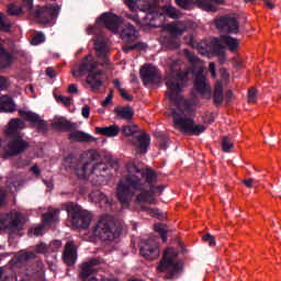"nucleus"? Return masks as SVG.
Instances as JSON below:
<instances>
[{
	"instance_id": "nucleus-1",
	"label": "nucleus",
	"mask_w": 281,
	"mask_h": 281,
	"mask_svg": "<svg viewBox=\"0 0 281 281\" xmlns=\"http://www.w3.org/2000/svg\"><path fill=\"white\" fill-rule=\"evenodd\" d=\"M127 175L122 178L116 188V196L123 207H128L133 199V190L140 192L136 196L137 203L157 204L155 194H161L164 187L155 186L157 183V171L153 168L142 169L134 161L127 162Z\"/></svg>"
},
{
	"instance_id": "nucleus-2",
	"label": "nucleus",
	"mask_w": 281,
	"mask_h": 281,
	"mask_svg": "<svg viewBox=\"0 0 281 281\" xmlns=\"http://www.w3.org/2000/svg\"><path fill=\"white\" fill-rule=\"evenodd\" d=\"M166 87L168 89L166 92L167 98L177 108L171 110L175 128H178L184 135L199 136L201 133H205V125L196 124L194 120L186 117V111H190V101L181 95V82L169 79L166 82Z\"/></svg>"
},
{
	"instance_id": "nucleus-3",
	"label": "nucleus",
	"mask_w": 281,
	"mask_h": 281,
	"mask_svg": "<svg viewBox=\"0 0 281 281\" xmlns=\"http://www.w3.org/2000/svg\"><path fill=\"white\" fill-rule=\"evenodd\" d=\"M23 128H25V122L21 119H12L9 122L8 128L4 131L8 139L4 150L9 157H16L30 148V142L23 139V133H21Z\"/></svg>"
},
{
	"instance_id": "nucleus-4",
	"label": "nucleus",
	"mask_w": 281,
	"mask_h": 281,
	"mask_svg": "<svg viewBox=\"0 0 281 281\" xmlns=\"http://www.w3.org/2000/svg\"><path fill=\"white\" fill-rule=\"evenodd\" d=\"M98 68V60L93 55H87L80 63L77 70H72L74 78H82L87 76L86 82L91 87L92 91H100V87L104 85L102 81V70H95Z\"/></svg>"
},
{
	"instance_id": "nucleus-5",
	"label": "nucleus",
	"mask_w": 281,
	"mask_h": 281,
	"mask_svg": "<svg viewBox=\"0 0 281 281\" xmlns=\"http://www.w3.org/2000/svg\"><path fill=\"white\" fill-rule=\"evenodd\" d=\"M177 258H179V251L175 248H167L157 266L158 273H166L167 280H172L177 273H181L183 266Z\"/></svg>"
},
{
	"instance_id": "nucleus-6",
	"label": "nucleus",
	"mask_w": 281,
	"mask_h": 281,
	"mask_svg": "<svg viewBox=\"0 0 281 281\" xmlns=\"http://www.w3.org/2000/svg\"><path fill=\"white\" fill-rule=\"evenodd\" d=\"M52 128H55V131L70 132L68 134V139H70V142H78L79 144H91L92 142H98V138L91 136V134H87L82 131H76L78 125L64 117L53 122Z\"/></svg>"
},
{
	"instance_id": "nucleus-7",
	"label": "nucleus",
	"mask_w": 281,
	"mask_h": 281,
	"mask_svg": "<svg viewBox=\"0 0 281 281\" xmlns=\"http://www.w3.org/2000/svg\"><path fill=\"white\" fill-rule=\"evenodd\" d=\"M58 12H60V7L57 3L34 7V2H32L27 19L40 25H47V23H52L53 19L58 16Z\"/></svg>"
},
{
	"instance_id": "nucleus-8",
	"label": "nucleus",
	"mask_w": 281,
	"mask_h": 281,
	"mask_svg": "<svg viewBox=\"0 0 281 281\" xmlns=\"http://www.w3.org/2000/svg\"><path fill=\"white\" fill-rule=\"evenodd\" d=\"M64 210L67 212L69 218H71L74 227H77V229H89L92 221L91 213L82 210L81 205L74 202L64 204Z\"/></svg>"
},
{
	"instance_id": "nucleus-9",
	"label": "nucleus",
	"mask_w": 281,
	"mask_h": 281,
	"mask_svg": "<svg viewBox=\"0 0 281 281\" xmlns=\"http://www.w3.org/2000/svg\"><path fill=\"white\" fill-rule=\"evenodd\" d=\"M93 234L103 243H113L117 238L115 232V218L111 215H103L95 224Z\"/></svg>"
},
{
	"instance_id": "nucleus-10",
	"label": "nucleus",
	"mask_w": 281,
	"mask_h": 281,
	"mask_svg": "<svg viewBox=\"0 0 281 281\" xmlns=\"http://www.w3.org/2000/svg\"><path fill=\"white\" fill-rule=\"evenodd\" d=\"M27 223V217L21 212H10L3 215H0V229H9L13 234H20L23 232Z\"/></svg>"
},
{
	"instance_id": "nucleus-11",
	"label": "nucleus",
	"mask_w": 281,
	"mask_h": 281,
	"mask_svg": "<svg viewBox=\"0 0 281 281\" xmlns=\"http://www.w3.org/2000/svg\"><path fill=\"white\" fill-rule=\"evenodd\" d=\"M210 1L218 5L225 3V0H176V4L181 10H194V5H196V8L204 10V12H217L218 8Z\"/></svg>"
},
{
	"instance_id": "nucleus-12",
	"label": "nucleus",
	"mask_w": 281,
	"mask_h": 281,
	"mask_svg": "<svg viewBox=\"0 0 281 281\" xmlns=\"http://www.w3.org/2000/svg\"><path fill=\"white\" fill-rule=\"evenodd\" d=\"M223 44L228 47L229 52H236L239 45L238 40L232 36L221 35V40L215 37L211 41V47L216 56H225V47Z\"/></svg>"
},
{
	"instance_id": "nucleus-13",
	"label": "nucleus",
	"mask_w": 281,
	"mask_h": 281,
	"mask_svg": "<svg viewBox=\"0 0 281 281\" xmlns=\"http://www.w3.org/2000/svg\"><path fill=\"white\" fill-rule=\"evenodd\" d=\"M18 54L15 48H5L3 40L0 38V71L10 69L16 63Z\"/></svg>"
},
{
	"instance_id": "nucleus-14",
	"label": "nucleus",
	"mask_w": 281,
	"mask_h": 281,
	"mask_svg": "<svg viewBox=\"0 0 281 281\" xmlns=\"http://www.w3.org/2000/svg\"><path fill=\"white\" fill-rule=\"evenodd\" d=\"M19 115L21 117H24L25 122H30L31 128L36 127L37 133H47V122L37 113H34L32 111H25V110H19Z\"/></svg>"
},
{
	"instance_id": "nucleus-15",
	"label": "nucleus",
	"mask_w": 281,
	"mask_h": 281,
	"mask_svg": "<svg viewBox=\"0 0 281 281\" xmlns=\"http://www.w3.org/2000/svg\"><path fill=\"white\" fill-rule=\"evenodd\" d=\"M193 87H194L195 91H198V93H200V95H204L206 98V100H211L212 87L210 86V83H207V78L205 77V75H203V68H200L195 72V79L193 82Z\"/></svg>"
},
{
	"instance_id": "nucleus-16",
	"label": "nucleus",
	"mask_w": 281,
	"mask_h": 281,
	"mask_svg": "<svg viewBox=\"0 0 281 281\" xmlns=\"http://www.w3.org/2000/svg\"><path fill=\"white\" fill-rule=\"evenodd\" d=\"M215 27L227 34H238V20L234 16L224 15L215 20Z\"/></svg>"
},
{
	"instance_id": "nucleus-17",
	"label": "nucleus",
	"mask_w": 281,
	"mask_h": 281,
	"mask_svg": "<svg viewBox=\"0 0 281 281\" xmlns=\"http://www.w3.org/2000/svg\"><path fill=\"white\" fill-rule=\"evenodd\" d=\"M140 78L144 85H157L161 80V75L157 67L147 64L140 68Z\"/></svg>"
},
{
	"instance_id": "nucleus-18",
	"label": "nucleus",
	"mask_w": 281,
	"mask_h": 281,
	"mask_svg": "<svg viewBox=\"0 0 281 281\" xmlns=\"http://www.w3.org/2000/svg\"><path fill=\"white\" fill-rule=\"evenodd\" d=\"M21 4L16 2L10 3L7 7V12L9 16H27L30 14V10L32 8V3L34 0H20Z\"/></svg>"
},
{
	"instance_id": "nucleus-19",
	"label": "nucleus",
	"mask_w": 281,
	"mask_h": 281,
	"mask_svg": "<svg viewBox=\"0 0 281 281\" xmlns=\"http://www.w3.org/2000/svg\"><path fill=\"white\" fill-rule=\"evenodd\" d=\"M99 21L100 23L104 24V27L106 30H110V32H113L114 34H117V32H120V25H122V18L116 15L115 13H102Z\"/></svg>"
},
{
	"instance_id": "nucleus-20",
	"label": "nucleus",
	"mask_w": 281,
	"mask_h": 281,
	"mask_svg": "<svg viewBox=\"0 0 281 281\" xmlns=\"http://www.w3.org/2000/svg\"><path fill=\"white\" fill-rule=\"evenodd\" d=\"M61 259L67 267H74V265H76V261L78 260V248L74 240H69L65 244Z\"/></svg>"
},
{
	"instance_id": "nucleus-21",
	"label": "nucleus",
	"mask_w": 281,
	"mask_h": 281,
	"mask_svg": "<svg viewBox=\"0 0 281 281\" xmlns=\"http://www.w3.org/2000/svg\"><path fill=\"white\" fill-rule=\"evenodd\" d=\"M136 7L140 10V12H146L150 19V21L155 20L157 16V12H159V5L155 3L153 0H138L136 2Z\"/></svg>"
},
{
	"instance_id": "nucleus-22",
	"label": "nucleus",
	"mask_w": 281,
	"mask_h": 281,
	"mask_svg": "<svg viewBox=\"0 0 281 281\" xmlns=\"http://www.w3.org/2000/svg\"><path fill=\"white\" fill-rule=\"evenodd\" d=\"M98 265H100V259L98 258H92L88 262H83L80 267L79 278L82 281H87L90 276L95 273V267H98Z\"/></svg>"
},
{
	"instance_id": "nucleus-23",
	"label": "nucleus",
	"mask_w": 281,
	"mask_h": 281,
	"mask_svg": "<svg viewBox=\"0 0 281 281\" xmlns=\"http://www.w3.org/2000/svg\"><path fill=\"white\" fill-rule=\"evenodd\" d=\"M94 49L97 52V58L101 60L100 65H109V56L106 55V40L102 36H98L94 40Z\"/></svg>"
},
{
	"instance_id": "nucleus-24",
	"label": "nucleus",
	"mask_w": 281,
	"mask_h": 281,
	"mask_svg": "<svg viewBox=\"0 0 281 281\" xmlns=\"http://www.w3.org/2000/svg\"><path fill=\"white\" fill-rule=\"evenodd\" d=\"M133 144L136 147V153L139 155H146L148 153V146H150V135L143 133L133 138Z\"/></svg>"
},
{
	"instance_id": "nucleus-25",
	"label": "nucleus",
	"mask_w": 281,
	"mask_h": 281,
	"mask_svg": "<svg viewBox=\"0 0 281 281\" xmlns=\"http://www.w3.org/2000/svg\"><path fill=\"white\" fill-rule=\"evenodd\" d=\"M120 36L125 43H133L137 41V30L131 23L124 24Z\"/></svg>"
},
{
	"instance_id": "nucleus-26",
	"label": "nucleus",
	"mask_w": 281,
	"mask_h": 281,
	"mask_svg": "<svg viewBox=\"0 0 281 281\" xmlns=\"http://www.w3.org/2000/svg\"><path fill=\"white\" fill-rule=\"evenodd\" d=\"M168 16L169 19H181V11L172 5L158 7L156 19Z\"/></svg>"
},
{
	"instance_id": "nucleus-27",
	"label": "nucleus",
	"mask_w": 281,
	"mask_h": 281,
	"mask_svg": "<svg viewBox=\"0 0 281 281\" xmlns=\"http://www.w3.org/2000/svg\"><path fill=\"white\" fill-rule=\"evenodd\" d=\"M140 256L146 258V260H157V258H159V248L149 243H145L140 247Z\"/></svg>"
},
{
	"instance_id": "nucleus-28",
	"label": "nucleus",
	"mask_w": 281,
	"mask_h": 281,
	"mask_svg": "<svg viewBox=\"0 0 281 281\" xmlns=\"http://www.w3.org/2000/svg\"><path fill=\"white\" fill-rule=\"evenodd\" d=\"M188 30L184 22L177 21L166 25V31L170 36H183L184 32Z\"/></svg>"
},
{
	"instance_id": "nucleus-29",
	"label": "nucleus",
	"mask_w": 281,
	"mask_h": 281,
	"mask_svg": "<svg viewBox=\"0 0 281 281\" xmlns=\"http://www.w3.org/2000/svg\"><path fill=\"white\" fill-rule=\"evenodd\" d=\"M0 111H3V113H14L16 111L14 99L8 95L0 97Z\"/></svg>"
},
{
	"instance_id": "nucleus-30",
	"label": "nucleus",
	"mask_w": 281,
	"mask_h": 281,
	"mask_svg": "<svg viewBox=\"0 0 281 281\" xmlns=\"http://www.w3.org/2000/svg\"><path fill=\"white\" fill-rule=\"evenodd\" d=\"M97 135H104L105 137H117L120 135V126L110 125L105 127H95Z\"/></svg>"
},
{
	"instance_id": "nucleus-31",
	"label": "nucleus",
	"mask_w": 281,
	"mask_h": 281,
	"mask_svg": "<svg viewBox=\"0 0 281 281\" xmlns=\"http://www.w3.org/2000/svg\"><path fill=\"white\" fill-rule=\"evenodd\" d=\"M114 113L117 115V117H121V120L131 121L133 120V115H135V110H133V108H131L130 105L116 106L114 109Z\"/></svg>"
},
{
	"instance_id": "nucleus-32",
	"label": "nucleus",
	"mask_w": 281,
	"mask_h": 281,
	"mask_svg": "<svg viewBox=\"0 0 281 281\" xmlns=\"http://www.w3.org/2000/svg\"><path fill=\"white\" fill-rule=\"evenodd\" d=\"M59 215H60V210L52 209L42 215V221L44 225H53V223H58Z\"/></svg>"
},
{
	"instance_id": "nucleus-33",
	"label": "nucleus",
	"mask_w": 281,
	"mask_h": 281,
	"mask_svg": "<svg viewBox=\"0 0 281 281\" xmlns=\"http://www.w3.org/2000/svg\"><path fill=\"white\" fill-rule=\"evenodd\" d=\"M223 100H225V95H223V83L217 82L213 91V103L218 109L223 104Z\"/></svg>"
},
{
	"instance_id": "nucleus-34",
	"label": "nucleus",
	"mask_w": 281,
	"mask_h": 281,
	"mask_svg": "<svg viewBox=\"0 0 281 281\" xmlns=\"http://www.w3.org/2000/svg\"><path fill=\"white\" fill-rule=\"evenodd\" d=\"M89 166H91L90 161H86L77 166V168L75 169V172L78 179H89V176L92 175L91 170H89Z\"/></svg>"
},
{
	"instance_id": "nucleus-35",
	"label": "nucleus",
	"mask_w": 281,
	"mask_h": 281,
	"mask_svg": "<svg viewBox=\"0 0 281 281\" xmlns=\"http://www.w3.org/2000/svg\"><path fill=\"white\" fill-rule=\"evenodd\" d=\"M109 170V165L105 162H97L90 169V175H95V177H106V171Z\"/></svg>"
},
{
	"instance_id": "nucleus-36",
	"label": "nucleus",
	"mask_w": 281,
	"mask_h": 281,
	"mask_svg": "<svg viewBox=\"0 0 281 281\" xmlns=\"http://www.w3.org/2000/svg\"><path fill=\"white\" fill-rule=\"evenodd\" d=\"M113 85L115 87V89H117L121 98H123V100H126V102H133V95L128 94L126 92V89L122 88V83L120 82L119 79H115L113 81Z\"/></svg>"
},
{
	"instance_id": "nucleus-37",
	"label": "nucleus",
	"mask_w": 281,
	"mask_h": 281,
	"mask_svg": "<svg viewBox=\"0 0 281 281\" xmlns=\"http://www.w3.org/2000/svg\"><path fill=\"white\" fill-rule=\"evenodd\" d=\"M146 47H148V45H146V43L138 42L134 45H124L122 47V50L124 52V54H128L135 49H138L139 52H144V49H146Z\"/></svg>"
},
{
	"instance_id": "nucleus-38",
	"label": "nucleus",
	"mask_w": 281,
	"mask_h": 281,
	"mask_svg": "<svg viewBox=\"0 0 281 281\" xmlns=\"http://www.w3.org/2000/svg\"><path fill=\"white\" fill-rule=\"evenodd\" d=\"M12 30V23L3 13H0V32H10Z\"/></svg>"
},
{
	"instance_id": "nucleus-39",
	"label": "nucleus",
	"mask_w": 281,
	"mask_h": 281,
	"mask_svg": "<svg viewBox=\"0 0 281 281\" xmlns=\"http://www.w3.org/2000/svg\"><path fill=\"white\" fill-rule=\"evenodd\" d=\"M122 133L125 137H131L135 135V133H139V126L132 124V125H123Z\"/></svg>"
},
{
	"instance_id": "nucleus-40",
	"label": "nucleus",
	"mask_w": 281,
	"mask_h": 281,
	"mask_svg": "<svg viewBox=\"0 0 281 281\" xmlns=\"http://www.w3.org/2000/svg\"><path fill=\"white\" fill-rule=\"evenodd\" d=\"M165 45L168 47V49H179L181 47V44H179V40H177V36L171 35L165 40Z\"/></svg>"
},
{
	"instance_id": "nucleus-41",
	"label": "nucleus",
	"mask_w": 281,
	"mask_h": 281,
	"mask_svg": "<svg viewBox=\"0 0 281 281\" xmlns=\"http://www.w3.org/2000/svg\"><path fill=\"white\" fill-rule=\"evenodd\" d=\"M232 148H234V142H232V138H229V136H223L222 137L223 153H231Z\"/></svg>"
},
{
	"instance_id": "nucleus-42",
	"label": "nucleus",
	"mask_w": 281,
	"mask_h": 281,
	"mask_svg": "<svg viewBox=\"0 0 281 281\" xmlns=\"http://www.w3.org/2000/svg\"><path fill=\"white\" fill-rule=\"evenodd\" d=\"M154 229H155V232L159 233V236H160L162 243L168 241V232H166V228H164V224H155Z\"/></svg>"
},
{
	"instance_id": "nucleus-43",
	"label": "nucleus",
	"mask_w": 281,
	"mask_h": 281,
	"mask_svg": "<svg viewBox=\"0 0 281 281\" xmlns=\"http://www.w3.org/2000/svg\"><path fill=\"white\" fill-rule=\"evenodd\" d=\"M12 82L10 81V77L0 75V91H8L10 89Z\"/></svg>"
},
{
	"instance_id": "nucleus-44",
	"label": "nucleus",
	"mask_w": 281,
	"mask_h": 281,
	"mask_svg": "<svg viewBox=\"0 0 281 281\" xmlns=\"http://www.w3.org/2000/svg\"><path fill=\"white\" fill-rule=\"evenodd\" d=\"M258 100V90L256 88H250L248 90V104H256Z\"/></svg>"
},
{
	"instance_id": "nucleus-45",
	"label": "nucleus",
	"mask_w": 281,
	"mask_h": 281,
	"mask_svg": "<svg viewBox=\"0 0 281 281\" xmlns=\"http://www.w3.org/2000/svg\"><path fill=\"white\" fill-rule=\"evenodd\" d=\"M184 56L190 65H196L199 63V57H196L192 52L189 49H184Z\"/></svg>"
},
{
	"instance_id": "nucleus-46",
	"label": "nucleus",
	"mask_w": 281,
	"mask_h": 281,
	"mask_svg": "<svg viewBox=\"0 0 281 281\" xmlns=\"http://www.w3.org/2000/svg\"><path fill=\"white\" fill-rule=\"evenodd\" d=\"M203 243H207L210 247H216V238L212 234L207 233L202 236Z\"/></svg>"
},
{
	"instance_id": "nucleus-47",
	"label": "nucleus",
	"mask_w": 281,
	"mask_h": 281,
	"mask_svg": "<svg viewBox=\"0 0 281 281\" xmlns=\"http://www.w3.org/2000/svg\"><path fill=\"white\" fill-rule=\"evenodd\" d=\"M45 229V226H36L29 229V236H43V232Z\"/></svg>"
},
{
	"instance_id": "nucleus-48",
	"label": "nucleus",
	"mask_w": 281,
	"mask_h": 281,
	"mask_svg": "<svg viewBox=\"0 0 281 281\" xmlns=\"http://www.w3.org/2000/svg\"><path fill=\"white\" fill-rule=\"evenodd\" d=\"M32 258H35V255L33 252H22L18 256V261L27 262V260H32Z\"/></svg>"
},
{
	"instance_id": "nucleus-49",
	"label": "nucleus",
	"mask_w": 281,
	"mask_h": 281,
	"mask_svg": "<svg viewBox=\"0 0 281 281\" xmlns=\"http://www.w3.org/2000/svg\"><path fill=\"white\" fill-rule=\"evenodd\" d=\"M88 158L90 159V161H100L101 156L97 149H89Z\"/></svg>"
},
{
	"instance_id": "nucleus-50",
	"label": "nucleus",
	"mask_w": 281,
	"mask_h": 281,
	"mask_svg": "<svg viewBox=\"0 0 281 281\" xmlns=\"http://www.w3.org/2000/svg\"><path fill=\"white\" fill-rule=\"evenodd\" d=\"M60 247H63V241L61 240H53L50 244H49V251H58V249H60Z\"/></svg>"
},
{
	"instance_id": "nucleus-51",
	"label": "nucleus",
	"mask_w": 281,
	"mask_h": 281,
	"mask_svg": "<svg viewBox=\"0 0 281 281\" xmlns=\"http://www.w3.org/2000/svg\"><path fill=\"white\" fill-rule=\"evenodd\" d=\"M142 212H148L151 216H159V210L157 209H150L146 205L140 206Z\"/></svg>"
},
{
	"instance_id": "nucleus-52",
	"label": "nucleus",
	"mask_w": 281,
	"mask_h": 281,
	"mask_svg": "<svg viewBox=\"0 0 281 281\" xmlns=\"http://www.w3.org/2000/svg\"><path fill=\"white\" fill-rule=\"evenodd\" d=\"M57 102L64 103V106H70L71 105V98L59 95L57 98Z\"/></svg>"
},
{
	"instance_id": "nucleus-53",
	"label": "nucleus",
	"mask_w": 281,
	"mask_h": 281,
	"mask_svg": "<svg viewBox=\"0 0 281 281\" xmlns=\"http://www.w3.org/2000/svg\"><path fill=\"white\" fill-rule=\"evenodd\" d=\"M168 142H170V138H168L166 136L160 137V139H159V147L162 150H166V148H168Z\"/></svg>"
},
{
	"instance_id": "nucleus-54",
	"label": "nucleus",
	"mask_w": 281,
	"mask_h": 281,
	"mask_svg": "<svg viewBox=\"0 0 281 281\" xmlns=\"http://www.w3.org/2000/svg\"><path fill=\"white\" fill-rule=\"evenodd\" d=\"M113 102V90L109 92L104 101H102L101 105L106 106L108 104H111Z\"/></svg>"
},
{
	"instance_id": "nucleus-55",
	"label": "nucleus",
	"mask_w": 281,
	"mask_h": 281,
	"mask_svg": "<svg viewBox=\"0 0 281 281\" xmlns=\"http://www.w3.org/2000/svg\"><path fill=\"white\" fill-rule=\"evenodd\" d=\"M34 43L41 44V43H45V34L43 33H37L34 35L33 37Z\"/></svg>"
},
{
	"instance_id": "nucleus-56",
	"label": "nucleus",
	"mask_w": 281,
	"mask_h": 281,
	"mask_svg": "<svg viewBox=\"0 0 281 281\" xmlns=\"http://www.w3.org/2000/svg\"><path fill=\"white\" fill-rule=\"evenodd\" d=\"M126 19L136 23V25H142V21H139V15L137 14H126Z\"/></svg>"
},
{
	"instance_id": "nucleus-57",
	"label": "nucleus",
	"mask_w": 281,
	"mask_h": 281,
	"mask_svg": "<svg viewBox=\"0 0 281 281\" xmlns=\"http://www.w3.org/2000/svg\"><path fill=\"white\" fill-rule=\"evenodd\" d=\"M188 76H189V72L188 71H183V70H180L177 72L176 77L178 80H188Z\"/></svg>"
},
{
	"instance_id": "nucleus-58",
	"label": "nucleus",
	"mask_w": 281,
	"mask_h": 281,
	"mask_svg": "<svg viewBox=\"0 0 281 281\" xmlns=\"http://www.w3.org/2000/svg\"><path fill=\"white\" fill-rule=\"evenodd\" d=\"M90 113H91V108L89 105H85L81 110L82 117H85L86 120H89Z\"/></svg>"
},
{
	"instance_id": "nucleus-59",
	"label": "nucleus",
	"mask_w": 281,
	"mask_h": 281,
	"mask_svg": "<svg viewBox=\"0 0 281 281\" xmlns=\"http://www.w3.org/2000/svg\"><path fill=\"white\" fill-rule=\"evenodd\" d=\"M241 183L246 187V188H254V183H256V181L254 180V178H248V179H244L241 181Z\"/></svg>"
},
{
	"instance_id": "nucleus-60",
	"label": "nucleus",
	"mask_w": 281,
	"mask_h": 281,
	"mask_svg": "<svg viewBox=\"0 0 281 281\" xmlns=\"http://www.w3.org/2000/svg\"><path fill=\"white\" fill-rule=\"evenodd\" d=\"M209 71H211L212 78H216V64L214 61L209 64Z\"/></svg>"
},
{
	"instance_id": "nucleus-61",
	"label": "nucleus",
	"mask_w": 281,
	"mask_h": 281,
	"mask_svg": "<svg viewBox=\"0 0 281 281\" xmlns=\"http://www.w3.org/2000/svg\"><path fill=\"white\" fill-rule=\"evenodd\" d=\"M45 72L48 78H56L57 76L56 70L53 67L46 68Z\"/></svg>"
},
{
	"instance_id": "nucleus-62",
	"label": "nucleus",
	"mask_w": 281,
	"mask_h": 281,
	"mask_svg": "<svg viewBox=\"0 0 281 281\" xmlns=\"http://www.w3.org/2000/svg\"><path fill=\"white\" fill-rule=\"evenodd\" d=\"M30 170L35 175V177H41V169L38 168V165H34Z\"/></svg>"
},
{
	"instance_id": "nucleus-63",
	"label": "nucleus",
	"mask_w": 281,
	"mask_h": 281,
	"mask_svg": "<svg viewBox=\"0 0 281 281\" xmlns=\"http://www.w3.org/2000/svg\"><path fill=\"white\" fill-rule=\"evenodd\" d=\"M232 98H234V92L232 90H227L225 93L226 102H232Z\"/></svg>"
},
{
	"instance_id": "nucleus-64",
	"label": "nucleus",
	"mask_w": 281,
	"mask_h": 281,
	"mask_svg": "<svg viewBox=\"0 0 281 281\" xmlns=\"http://www.w3.org/2000/svg\"><path fill=\"white\" fill-rule=\"evenodd\" d=\"M68 93H78V87L76 85L71 83L68 87Z\"/></svg>"
}]
</instances>
